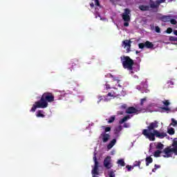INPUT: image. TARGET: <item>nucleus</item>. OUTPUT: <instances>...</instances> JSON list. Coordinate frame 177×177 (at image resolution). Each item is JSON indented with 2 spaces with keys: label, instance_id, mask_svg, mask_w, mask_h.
I'll use <instances>...</instances> for the list:
<instances>
[{
  "label": "nucleus",
  "instance_id": "nucleus-1",
  "mask_svg": "<svg viewBox=\"0 0 177 177\" xmlns=\"http://www.w3.org/2000/svg\"><path fill=\"white\" fill-rule=\"evenodd\" d=\"M55 102V95L52 93H44L39 101H37L32 105L30 111L35 113L37 109H46L48 107V103H52Z\"/></svg>",
  "mask_w": 177,
  "mask_h": 177
},
{
  "label": "nucleus",
  "instance_id": "nucleus-2",
  "mask_svg": "<svg viewBox=\"0 0 177 177\" xmlns=\"http://www.w3.org/2000/svg\"><path fill=\"white\" fill-rule=\"evenodd\" d=\"M177 138H174L171 145V147H167L162 151V153L164 154L162 157L165 158H169L172 157V154L177 156Z\"/></svg>",
  "mask_w": 177,
  "mask_h": 177
},
{
  "label": "nucleus",
  "instance_id": "nucleus-3",
  "mask_svg": "<svg viewBox=\"0 0 177 177\" xmlns=\"http://www.w3.org/2000/svg\"><path fill=\"white\" fill-rule=\"evenodd\" d=\"M120 60L123 68H125L127 70H129V71H131V73H133V65L135 64L133 59H131L129 56L123 55L120 57Z\"/></svg>",
  "mask_w": 177,
  "mask_h": 177
},
{
  "label": "nucleus",
  "instance_id": "nucleus-4",
  "mask_svg": "<svg viewBox=\"0 0 177 177\" xmlns=\"http://www.w3.org/2000/svg\"><path fill=\"white\" fill-rule=\"evenodd\" d=\"M131 10L129 8L124 9V13L122 14V18L124 23L123 24L124 27H129V21H131Z\"/></svg>",
  "mask_w": 177,
  "mask_h": 177
},
{
  "label": "nucleus",
  "instance_id": "nucleus-5",
  "mask_svg": "<svg viewBox=\"0 0 177 177\" xmlns=\"http://www.w3.org/2000/svg\"><path fill=\"white\" fill-rule=\"evenodd\" d=\"M93 160L95 165L91 174L93 177H96V175H99V162L97 161V158H96V152H94Z\"/></svg>",
  "mask_w": 177,
  "mask_h": 177
},
{
  "label": "nucleus",
  "instance_id": "nucleus-6",
  "mask_svg": "<svg viewBox=\"0 0 177 177\" xmlns=\"http://www.w3.org/2000/svg\"><path fill=\"white\" fill-rule=\"evenodd\" d=\"M142 135H144V136H145L147 139H149L151 142H154V140H156L155 130H153V133H151L147 129H143Z\"/></svg>",
  "mask_w": 177,
  "mask_h": 177
},
{
  "label": "nucleus",
  "instance_id": "nucleus-7",
  "mask_svg": "<svg viewBox=\"0 0 177 177\" xmlns=\"http://www.w3.org/2000/svg\"><path fill=\"white\" fill-rule=\"evenodd\" d=\"M164 2H165V0H156V1L153 0H149V5L151 9H154L156 10L155 12H158L160 5H161V3H164Z\"/></svg>",
  "mask_w": 177,
  "mask_h": 177
},
{
  "label": "nucleus",
  "instance_id": "nucleus-8",
  "mask_svg": "<svg viewBox=\"0 0 177 177\" xmlns=\"http://www.w3.org/2000/svg\"><path fill=\"white\" fill-rule=\"evenodd\" d=\"M149 88V86L147 85V82H141L140 86H137V89L138 91H140L141 93H149L150 92V90L147 89Z\"/></svg>",
  "mask_w": 177,
  "mask_h": 177
},
{
  "label": "nucleus",
  "instance_id": "nucleus-9",
  "mask_svg": "<svg viewBox=\"0 0 177 177\" xmlns=\"http://www.w3.org/2000/svg\"><path fill=\"white\" fill-rule=\"evenodd\" d=\"M104 167L106 169H110L113 167V164H111V157L107 156L104 160Z\"/></svg>",
  "mask_w": 177,
  "mask_h": 177
},
{
  "label": "nucleus",
  "instance_id": "nucleus-10",
  "mask_svg": "<svg viewBox=\"0 0 177 177\" xmlns=\"http://www.w3.org/2000/svg\"><path fill=\"white\" fill-rule=\"evenodd\" d=\"M131 44H132V41L131 40H124L122 42V46L124 47V48H127V53H129V52H131Z\"/></svg>",
  "mask_w": 177,
  "mask_h": 177
},
{
  "label": "nucleus",
  "instance_id": "nucleus-11",
  "mask_svg": "<svg viewBox=\"0 0 177 177\" xmlns=\"http://www.w3.org/2000/svg\"><path fill=\"white\" fill-rule=\"evenodd\" d=\"M162 103L164 104V107H162V111H166L167 113L171 112V108L168 107L171 102H169V100H165L162 101Z\"/></svg>",
  "mask_w": 177,
  "mask_h": 177
},
{
  "label": "nucleus",
  "instance_id": "nucleus-12",
  "mask_svg": "<svg viewBox=\"0 0 177 177\" xmlns=\"http://www.w3.org/2000/svg\"><path fill=\"white\" fill-rule=\"evenodd\" d=\"M156 128H158V122L157 120L149 124L147 127V131H156Z\"/></svg>",
  "mask_w": 177,
  "mask_h": 177
},
{
  "label": "nucleus",
  "instance_id": "nucleus-13",
  "mask_svg": "<svg viewBox=\"0 0 177 177\" xmlns=\"http://www.w3.org/2000/svg\"><path fill=\"white\" fill-rule=\"evenodd\" d=\"M126 114H138V110L134 106H129L126 109Z\"/></svg>",
  "mask_w": 177,
  "mask_h": 177
},
{
  "label": "nucleus",
  "instance_id": "nucleus-14",
  "mask_svg": "<svg viewBox=\"0 0 177 177\" xmlns=\"http://www.w3.org/2000/svg\"><path fill=\"white\" fill-rule=\"evenodd\" d=\"M138 9L142 12H149L151 9L150 4L149 6L140 5L138 7Z\"/></svg>",
  "mask_w": 177,
  "mask_h": 177
},
{
  "label": "nucleus",
  "instance_id": "nucleus-15",
  "mask_svg": "<svg viewBox=\"0 0 177 177\" xmlns=\"http://www.w3.org/2000/svg\"><path fill=\"white\" fill-rule=\"evenodd\" d=\"M155 135L156 138H159V139H164L165 136H167V133L158 131L157 130H155Z\"/></svg>",
  "mask_w": 177,
  "mask_h": 177
},
{
  "label": "nucleus",
  "instance_id": "nucleus-16",
  "mask_svg": "<svg viewBox=\"0 0 177 177\" xmlns=\"http://www.w3.org/2000/svg\"><path fill=\"white\" fill-rule=\"evenodd\" d=\"M101 136L102 138V142L104 143H106L107 142H109V139H110V136L109 133H102L101 134Z\"/></svg>",
  "mask_w": 177,
  "mask_h": 177
},
{
  "label": "nucleus",
  "instance_id": "nucleus-17",
  "mask_svg": "<svg viewBox=\"0 0 177 177\" xmlns=\"http://www.w3.org/2000/svg\"><path fill=\"white\" fill-rule=\"evenodd\" d=\"M115 143H117V140H115V138H113L107 145V149H109V150H110V149H113V147L114 146V145H115Z\"/></svg>",
  "mask_w": 177,
  "mask_h": 177
},
{
  "label": "nucleus",
  "instance_id": "nucleus-18",
  "mask_svg": "<svg viewBox=\"0 0 177 177\" xmlns=\"http://www.w3.org/2000/svg\"><path fill=\"white\" fill-rule=\"evenodd\" d=\"M145 48H147V49H151L153 48H154V44H153V43L147 41H145Z\"/></svg>",
  "mask_w": 177,
  "mask_h": 177
},
{
  "label": "nucleus",
  "instance_id": "nucleus-19",
  "mask_svg": "<svg viewBox=\"0 0 177 177\" xmlns=\"http://www.w3.org/2000/svg\"><path fill=\"white\" fill-rule=\"evenodd\" d=\"M162 21H164L165 23H167L168 21H170L171 20V16L169 15H164L162 17Z\"/></svg>",
  "mask_w": 177,
  "mask_h": 177
},
{
  "label": "nucleus",
  "instance_id": "nucleus-20",
  "mask_svg": "<svg viewBox=\"0 0 177 177\" xmlns=\"http://www.w3.org/2000/svg\"><path fill=\"white\" fill-rule=\"evenodd\" d=\"M145 161H146V166L149 167V165L153 162V158H151V156H148L146 158Z\"/></svg>",
  "mask_w": 177,
  "mask_h": 177
},
{
  "label": "nucleus",
  "instance_id": "nucleus-21",
  "mask_svg": "<svg viewBox=\"0 0 177 177\" xmlns=\"http://www.w3.org/2000/svg\"><path fill=\"white\" fill-rule=\"evenodd\" d=\"M129 118H131V117L129 115H126L124 116L122 119H121L119 121V124H124V122H125L126 121H128V120H129Z\"/></svg>",
  "mask_w": 177,
  "mask_h": 177
},
{
  "label": "nucleus",
  "instance_id": "nucleus-22",
  "mask_svg": "<svg viewBox=\"0 0 177 177\" xmlns=\"http://www.w3.org/2000/svg\"><path fill=\"white\" fill-rule=\"evenodd\" d=\"M118 165H120V167H125V161L124 159H119L117 162Z\"/></svg>",
  "mask_w": 177,
  "mask_h": 177
},
{
  "label": "nucleus",
  "instance_id": "nucleus-23",
  "mask_svg": "<svg viewBox=\"0 0 177 177\" xmlns=\"http://www.w3.org/2000/svg\"><path fill=\"white\" fill-rule=\"evenodd\" d=\"M42 113H44V111L39 110L37 111V117H41V118H44L45 117V115H44Z\"/></svg>",
  "mask_w": 177,
  "mask_h": 177
},
{
  "label": "nucleus",
  "instance_id": "nucleus-24",
  "mask_svg": "<svg viewBox=\"0 0 177 177\" xmlns=\"http://www.w3.org/2000/svg\"><path fill=\"white\" fill-rule=\"evenodd\" d=\"M167 133H169V135H174L175 130L174 129V128L170 127L169 129H168Z\"/></svg>",
  "mask_w": 177,
  "mask_h": 177
},
{
  "label": "nucleus",
  "instance_id": "nucleus-25",
  "mask_svg": "<svg viewBox=\"0 0 177 177\" xmlns=\"http://www.w3.org/2000/svg\"><path fill=\"white\" fill-rule=\"evenodd\" d=\"M121 131H122V126H118V127L115 128V133H120Z\"/></svg>",
  "mask_w": 177,
  "mask_h": 177
},
{
  "label": "nucleus",
  "instance_id": "nucleus-26",
  "mask_svg": "<svg viewBox=\"0 0 177 177\" xmlns=\"http://www.w3.org/2000/svg\"><path fill=\"white\" fill-rule=\"evenodd\" d=\"M162 153V151L157 150L154 152L153 156L154 157H160V155Z\"/></svg>",
  "mask_w": 177,
  "mask_h": 177
},
{
  "label": "nucleus",
  "instance_id": "nucleus-27",
  "mask_svg": "<svg viewBox=\"0 0 177 177\" xmlns=\"http://www.w3.org/2000/svg\"><path fill=\"white\" fill-rule=\"evenodd\" d=\"M113 121H115V115H112L110 117L109 120H108V124H111V123H113Z\"/></svg>",
  "mask_w": 177,
  "mask_h": 177
},
{
  "label": "nucleus",
  "instance_id": "nucleus-28",
  "mask_svg": "<svg viewBox=\"0 0 177 177\" xmlns=\"http://www.w3.org/2000/svg\"><path fill=\"white\" fill-rule=\"evenodd\" d=\"M156 149H158L159 150H162V149H164V145H162V143L161 142H159L156 146Z\"/></svg>",
  "mask_w": 177,
  "mask_h": 177
},
{
  "label": "nucleus",
  "instance_id": "nucleus-29",
  "mask_svg": "<svg viewBox=\"0 0 177 177\" xmlns=\"http://www.w3.org/2000/svg\"><path fill=\"white\" fill-rule=\"evenodd\" d=\"M109 96L114 97V96H115V93H114V91H111L106 95V97H109Z\"/></svg>",
  "mask_w": 177,
  "mask_h": 177
},
{
  "label": "nucleus",
  "instance_id": "nucleus-30",
  "mask_svg": "<svg viewBox=\"0 0 177 177\" xmlns=\"http://www.w3.org/2000/svg\"><path fill=\"white\" fill-rule=\"evenodd\" d=\"M161 166L158 165H154V168L152 169V172H156L157 171V169H158V168H160Z\"/></svg>",
  "mask_w": 177,
  "mask_h": 177
},
{
  "label": "nucleus",
  "instance_id": "nucleus-31",
  "mask_svg": "<svg viewBox=\"0 0 177 177\" xmlns=\"http://www.w3.org/2000/svg\"><path fill=\"white\" fill-rule=\"evenodd\" d=\"M171 125H173L174 127H176L177 125V121L175 120V119L174 118H171Z\"/></svg>",
  "mask_w": 177,
  "mask_h": 177
},
{
  "label": "nucleus",
  "instance_id": "nucleus-32",
  "mask_svg": "<svg viewBox=\"0 0 177 177\" xmlns=\"http://www.w3.org/2000/svg\"><path fill=\"white\" fill-rule=\"evenodd\" d=\"M170 21L171 24H174V25L177 24L176 19H171L170 18V21Z\"/></svg>",
  "mask_w": 177,
  "mask_h": 177
},
{
  "label": "nucleus",
  "instance_id": "nucleus-33",
  "mask_svg": "<svg viewBox=\"0 0 177 177\" xmlns=\"http://www.w3.org/2000/svg\"><path fill=\"white\" fill-rule=\"evenodd\" d=\"M169 41H177V37H174V36H171L170 37H169Z\"/></svg>",
  "mask_w": 177,
  "mask_h": 177
},
{
  "label": "nucleus",
  "instance_id": "nucleus-34",
  "mask_svg": "<svg viewBox=\"0 0 177 177\" xmlns=\"http://www.w3.org/2000/svg\"><path fill=\"white\" fill-rule=\"evenodd\" d=\"M145 46H145V44L140 43V44H138V48H139L140 49H143V48H145Z\"/></svg>",
  "mask_w": 177,
  "mask_h": 177
},
{
  "label": "nucleus",
  "instance_id": "nucleus-35",
  "mask_svg": "<svg viewBox=\"0 0 177 177\" xmlns=\"http://www.w3.org/2000/svg\"><path fill=\"white\" fill-rule=\"evenodd\" d=\"M110 77L113 78V81H117L118 84L120 82V80L117 79V77H115L114 75H113L111 74L110 75Z\"/></svg>",
  "mask_w": 177,
  "mask_h": 177
},
{
  "label": "nucleus",
  "instance_id": "nucleus-36",
  "mask_svg": "<svg viewBox=\"0 0 177 177\" xmlns=\"http://www.w3.org/2000/svg\"><path fill=\"white\" fill-rule=\"evenodd\" d=\"M155 31H156V32H158V34H160V32H161V29L160 28V27L156 26Z\"/></svg>",
  "mask_w": 177,
  "mask_h": 177
},
{
  "label": "nucleus",
  "instance_id": "nucleus-37",
  "mask_svg": "<svg viewBox=\"0 0 177 177\" xmlns=\"http://www.w3.org/2000/svg\"><path fill=\"white\" fill-rule=\"evenodd\" d=\"M147 99L146 98H142L140 100V106H143V104L145 103V102H146Z\"/></svg>",
  "mask_w": 177,
  "mask_h": 177
},
{
  "label": "nucleus",
  "instance_id": "nucleus-38",
  "mask_svg": "<svg viewBox=\"0 0 177 177\" xmlns=\"http://www.w3.org/2000/svg\"><path fill=\"white\" fill-rule=\"evenodd\" d=\"M134 167H140V161H136Z\"/></svg>",
  "mask_w": 177,
  "mask_h": 177
},
{
  "label": "nucleus",
  "instance_id": "nucleus-39",
  "mask_svg": "<svg viewBox=\"0 0 177 177\" xmlns=\"http://www.w3.org/2000/svg\"><path fill=\"white\" fill-rule=\"evenodd\" d=\"M109 177H115V174H114V171H111L109 172Z\"/></svg>",
  "mask_w": 177,
  "mask_h": 177
},
{
  "label": "nucleus",
  "instance_id": "nucleus-40",
  "mask_svg": "<svg viewBox=\"0 0 177 177\" xmlns=\"http://www.w3.org/2000/svg\"><path fill=\"white\" fill-rule=\"evenodd\" d=\"M166 32H167V34H171V32H172V29H171V28H168L167 29V30H166Z\"/></svg>",
  "mask_w": 177,
  "mask_h": 177
},
{
  "label": "nucleus",
  "instance_id": "nucleus-41",
  "mask_svg": "<svg viewBox=\"0 0 177 177\" xmlns=\"http://www.w3.org/2000/svg\"><path fill=\"white\" fill-rule=\"evenodd\" d=\"M105 133L106 132H110L111 131V127H105Z\"/></svg>",
  "mask_w": 177,
  "mask_h": 177
},
{
  "label": "nucleus",
  "instance_id": "nucleus-42",
  "mask_svg": "<svg viewBox=\"0 0 177 177\" xmlns=\"http://www.w3.org/2000/svg\"><path fill=\"white\" fill-rule=\"evenodd\" d=\"M96 6H100V2L99 0H95Z\"/></svg>",
  "mask_w": 177,
  "mask_h": 177
},
{
  "label": "nucleus",
  "instance_id": "nucleus-43",
  "mask_svg": "<svg viewBox=\"0 0 177 177\" xmlns=\"http://www.w3.org/2000/svg\"><path fill=\"white\" fill-rule=\"evenodd\" d=\"M126 168H127V171L129 172V171H131V169H132V167L129 166V165H127Z\"/></svg>",
  "mask_w": 177,
  "mask_h": 177
},
{
  "label": "nucleus",
  "instance_id": "nucleus-44",
  "mask_svg": "<svg viewBox=\"0 0 177 177\" xmlns=\"http://www.w3.org/2000/svg\"><path fill=\"white\" fill-rule=\"evenodd\" d=\"M120 109H122L123 110H125L127 109V104H123L120 106Z\"/></svg>",
  "mask_w": 177,
  "mask_h": 177
},
{
  "label": "nucleus",
  "instance_id": "nucleus-45",
  "mask_svg": "<svg viewBox=\"0 0 177 177\" xmlns=\"http://www.w3.org/2000/svg\"><path fill=\"white\" fill-rule=\"evenodd\" d=\"M124 128H129V124H128V123H124Z\"/></svg>",
  "mask_w": 177,
  "mask_h": 177
},
{
  "label": "nucleus",
  "instance_id": "nucleus-46",
  "mask_svg": "<svg viewBox=\"0 0 177 177\" xmlns=\"http://www.w3.org/2000/svg\"><path fill=\"white\" fill-rule=\"evenodd\" d=\"M90 6L91 8V9H93V8H95V4H93V3H90Z\"/></svg>",
  "mask_w": 177,
  "mask_h": 177
},
{
  "label": "nucleus",
  "instance_id": "nucleus-47",
  "mask_svg": "<svg viewBox=\"0 0 177 177\" xmlns=\"http://www.w3.org/2000/svg\"><path fill=\"white\" fill-rule=\"evenodd\" d=\"M75 66H78V64H75V63L72 62V68H74Z\"/></svg>",
  "mask_w": 177,
  "mask_h": 177
},
{
  "label": "nucleus",
  "instance_id": "nucleus-48",
  "mask_svg": "<svg viewBox=\"0 0 177 177\" xmlns=\"http://www.w3.org/2000/svg\"><path fill=\"white\" fill-rule=\"evenodd\" d=\"M174 35H177V30H174Z\"/></svg>",
  "mask_w": 177,
  "mask_h": 177
},
{
  "label": "nucleus",
  "instance_id": "nucleus-49",
  "mask_svg": "<svg viewBox=\"0 0 177 177\" xmlns=\"http://www.w3.org/2000/svg\"><path fill=\"white\" fill-rule=\"evenodd\" d=\"M136 55H138V53H140V51L136 50Z\"/></svg>",
  "mask_w": 177,
  "mask_h": 177
},
{
  "label": "nucleus",
  "instance_id": "nucleus-50",
  "mask_svg": "<svg viewBox=\"0 0 177 177\" xmlns=\"http://www.w3.org/2000/svg\"><path fill=\"white\" fill-rule=\"evenodd\" d=\"M100 100H102V97H100V100L97 102V103H100Z\"/></svg>",
  "mask_w": 177,
  "mask_h": 177
},
{
  "label": "nucleus",
  "instance_id": "nucleus-51",
  "mask_svg": "<svg viewBox=\"0 0 177 177\" xmlns=\"http://www.w3.org/2000/svg\"><path fill=\"white\" fill-rule=\"evenodd\" d=\"M171 82V85H174V82Z\"/></svg>",
  "mask_w": 177,
  "mask_h": 177
},
{
  "label": "nucleus",
  "instance_id": "nucleus-52",
  "mask_svg": "<svg viewBox=\"0 0 177 177\" xmlns=\"http://www.w3.org/2000/svg\"><path fill=\"white\" fill-rule=\"evenodd\" d=\"M106 88H107V89H110V87H109V86H108V87H106Z\"/></svg>",
  "mask_w": 177,
  "mask_h": 177
},
{
  "label": "nucleus",
  "instance_id": "nucleus-53",
  "mask_svg": "<svg viewBox=\"0 0 177 177\" xmlns=\"http://www.w3.org/2000/svg\"><path fill=\"white\" fill-rule=\"evenodd\" d=\"M118 86H121V85L118 84Z\"/></svg>",
  "mask_w": 177,
  "mask_h": 177
},
{
  "label": "nucleus",
  "instance_id": "nucleus-54",
  "mask_svg": "<svg viewBox=\"0 0 177 177\" xmlns=\"http://www.w3.org/2000/svg\"><path fill=\"white\" fill-rule=\"evenodd\" d=\"M120 114H122H122H123V113L122 112V113H120Z\"/></svg>",
  "mask_w": 177,
  "mask_h": 177
},
{
  "label": "nucleus",
  "instance_id": "nucleus-55",
  "mask_svg": "<svg viewBox=\"0 0 177 177\" xmlns=\"http://www.w3.org/2000/svg\"><path fill=\"white\" fill-rule=\"evenodd\" d=\"M102 128H105L104 126H103Z\"/></svg>",
  "mask_w": 177,
  "mask_h": 177
},
{
  "label": "nucleus",
  "instance_id": "nucleus-56",
  "mask_svg": "<svg viewBox=\"0 0 177 177\" xmlns=\"http://www.w3.org/2000/svg\"><path fill=\"white\" fill-rule=\"evenodd\" d=\"M76 62H78V59H77Z\"/></svg>",
  "mask_w": 177,
  "mask_h": 177
}]
</instances>
